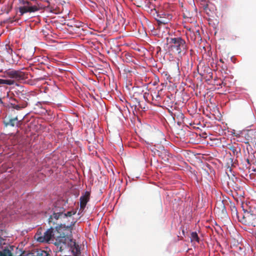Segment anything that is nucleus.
<instances>
[{"label": "nucleus", "instance_id": "obj_1", "mask_svg": "<svg viewBox=\"0 0 256 256\" xmlns=\"http://www.w3.org/2000/svg\"><path fill=\"white\" fill-rule=\"evenodd\" d=\"M169 43L172 50L178 54H186L188 50V46L186 41L181 37L170 38Z\"/></svg>", "mask_w": 256, "mask_h": 256}, {"label": "nucleus", "instance_id": "obj_2", "mask_svg": "<svg viewBox=\"0 0 256 256\" xmlns=\"http://www.w3.org/2000/svg\"><path fill=\"white\" fill-rule=\"evenodd\" d=\"M66 215L64 214L62 212H54L52 216H50L48 218V222L50 224L52 223L54 224H56L57 226L55 227L56 230L58 232L60 233V230L62 228H64L65 230H72L73 226L75 222L70 225H66V224H62V223H58V220L59 219H63L62 216H65Z\"/></svg>", "mask_w": 256, "mask_h": 256}, {"label": "nucleus", "instance_id": "obj_3", "mask_svg": "<svg viewBox=\"0 0 256 256\" xmlns=\"http://www.w3.org/2000/svg\"><path fill=\"white\" fill-rule=\"evenodd\" d=\"M256 132L253 130H244L240 136V141L246 144L254 142L256 140Z\"/></svg>", "mask_w": 256, "mask_h": 256}, {"label": "nucleus", "instance_id": "obj_4", "mask_svg": "<svg viewBox=\"0 0 256 256\" xmlns=\"http://www.w3.org/2000/svg\"><path fill=\"white\" fill-rule=\"evenodd\" d=\"M239 221L246 225L255 226L256 225V214H250L248 212H244V214L241 215Z\"/></svg>", "mask_w": 256, "mask_h": 256}, {"label": "nucleus", "instance_id": "obj_5", "mask_svg": "<svg viewBox=\"0 0 256 256\" xmlns=\"http://www.w3.org/2000/svg\"><path fill=\"white\" fill-rule=\"evenodd\" d=\"M6 74L8 77L17 80H22L26 78L24 72L20 70H10L6 72Z\"/></svg>", "mask_w": 256, "mask_h": 256}, {"label": "nucleus", "instance_id": "obj_6", "mask_svg": "<svg viewBox=\"0 0 256 256\" xmlns=\"http://www.w3.org/2000/svg\"><path fill=\"white\" fill-rule=\"evenodd\" d=\"M18 120L17 116L14 118H6L4 120V124L6 126L19 127L22 124V120Z\"/></svg>", "mask_w": 256, "mask_h": 256}, {"label": "nucleus", "instance_id": "obj_7", "mask_svg": "<svg viewBox=\"0 0 256 256\" xmlns=\"http://www.w3.org/2000/svg\"><path fill=\"white\" fill-rule=\"evenodd\" d=\"M54 228L50 227L44 233L43 236H40L39 234L36 236V240L40 242H48L52 237L54 236Z\"/></svg>", "mask_w": 256, "mask_h": 256}, {"label": "nucleus", "instance_id": "obj_8", "mask_svg": "<svg viewBox=\"0 0 256 256\" xmlns=\"http://www.w3.org/2000/svg\"><path fill=\"white\" fill-rule=\"evenodd\" d=\"M10 105L12 108L16 110H20L26 108L28 106V103L26 101H18L14 98L11 100Z\"/></svg>", "mask_w": 256, "mask_h": 256}, {"label": "nucleus", "instance_id": "obj_9", "mask_svg": "<svg viewBox=\"0 0 256 256\" xmlns=\"http://www.w3.org/2000/svg\"><path fill=\"white\" fill-rule=\"evenodd\" d=\"M90 197V192H86L82 196L80 197V210H83L85 208L86 204L88 202Z\"/></svg>", "mask_w": 256, "mask_h": 256}, {"label": "nucleus", "instance_id": "obj_10", "mask_svg": "<svg viewBox=\"0 0 256 256\" xmlns=\"http://www.w3.org/2000/svg\"><path fill=\"white\" fill-rule=\"evenodd\" d=\"M38 6L34 5V6H24L19 8V11L20 13V16L23 15L26 12H32L38 11Z\"/></svg>", "mask_w": 256, "mask_h": 256}, {"label": "nucleus", "instance_id": "obj_11", "mask_svg": "<svg viewBox=\"0 0 256 256\" xmlns=\"http://www.w3.org/2000/svg\"><path fill=\"white\" fill-rule=\"evenodd\" d=\"M15 83L14 80H4L0 78V87L4 86L5 85L11 86Z\"/></svg>", "mask_w": 256, "mask_h": 256}, {"label": "nucleus", "instance_id": "obj_12", "mask_svg": "<svg viewBox=\"0 0 256 256\" xmlns=\"http://www.w3.org/2000/svg\"><path fill=\"white\" fill-rule=\"evenodd\" d=\"M230 208L232 216L234 218L236 217L239 220V219H240L241 216L239 215L236 208L235 206L234 205H232L230 206Z\"/></svg>", "mask_w": 256, "mask_h": 256}, {"label": "nucleus", "instance_id": "obj_13", "mask_svg": "<svg viewBox=\"0 0 256 256\" xmlns=\"http://www.w3.org/2000/svg\"><path fill=\"white\" fill-rule=\"evenodd\" d=\"M190 239L192 242L196 241V242H199L200 240L198 235L196 232H192L191 234Z\"/></svg>", "mask_w": 256, "mask_h": 256}, {"label": "nucleus", "instance_id": "obj_14", "mask_svg": "<svg viewBox=\"0 0 256 256\" xmlns=\"http://www.w3.org/2000/svg\"><path fill=\"white\" fill-rule=\"evenodd\" d=\"M76 214V212H74L73 211H70L67 212L66 214H64L66 215L65 216H62L63 219L67 218L68 216L70 217L72 215L74 214Z\"/></svg>", "mask_w": 256, "mask_h": 256}, {"label": "nucleus", "instance_id": "obj_15", "mask_svg": "<svg viewBox=\"0 0 256 256\" xmlns=\"http://www.w3.org/2000/svg\"><path fill=\"white\" fill-rule=\"evenodd\" d=\"M12 6H10V7H9L8 6H5V8H4V10H3L2 9V11H3L4 12H6V14H8L10 12V11L11 9H12Z\"/></svg>", "mask_w": 256, "mask_h": 256}, {"label": "nucleus", "instance_id": "obj_16", "mask_svg": "<svg viewBox=\"0 0 256 256\" xmlns=\"http://www.w3.org/2000/svg\"><path fill=\"white\" fill-rule=\"evenodd\" d=\"M22 4L24 5V6H33L31 2L29 0H22Z\"/></svg>", "mask_w": 256, "mask_h": 256}, {"label": "nucleus", "instance_id": "obj_17", "mask_svg": "<svg viewBox=\"0 0 256 256\" xmlns=\"http://www.w3.org/2000/svg\"><path fill=\"white\" fill-rule=\"evenodd\" d=\"M6 48L7 50V52L8 54H11L12 53V50L10 46V45H6Z\"/></svg>", "mask_w": 256, "mask_h": 256}, {"label": "nucleus", "instance_id": "obj_18", "mask_svg": "<svg viewBox=\"0 0 256 256\" xmlns=\"http://www.w3.org/2000/svg\"><path fill=\"white\" fill-rule=\"evenodd\" d=\"M14 21H16V20H14L13 18H9L6 20V22L10 24H12Z\"/></svg>", "mask_w": 256, "mask_h": 256}, {"label": "nucleus", "instance_id": "obj_19", "mask_svg": "<svg viewBox=\"0 0 256 256\" xmlns=\"http://www.w3.org/2000/svg\"><path fill=\"white\" fill-rule=\"evenodd\" d=\"M221 207H222V212H224V211H226V210H225V206H224V204H221Z\"/></svg>", "mask_w": 256, "mask_h": 256}, {"label": "nucleus", "instance_id": "obj_20", "mask_svg": "<svg viewBox=\"0 0 256 256\" xmlns=\"http://www.w3.org/2000/svg\"><path fill=\"white\" fill-rule=\"evenodd\" d=\"M158 24H166V22H163V21H162L160 20H158Z\"/></svg>", "mask_w": 256, "mask_h": 256}, {"label": "nucleus", "instance_id": "obj_21", "mask_svg": "<svg viewBox=\"0 0 256 256\" xmlns=\"http://www.w3.org/2000/svg\"><path fill=\"white\" fill-rule=\"evenodd\" d=\"M0 256H6L2 252H0Z\"/></svg>", "mask_w": 256, "mask_h": 256}, {"label": "nucleus", "instance_id": "obj_22", "mask_svg": "<svg viewBox=\"0 0 256 256\" xmlns=\"http://www.w3.org/2000/svg\"><path fill=\"white\" fill-rule=\"evenodd\" d=\"M46 2L48 4V6H49V5H50V2L48 0H46Z\"/></svg>", "mask_w": 256, "mask_h": 256}, {"label": "nucleus", "instance_id": "obj_23", "mask_svg": "<svg viewBox=\"0 0 256 256\" xmlns=\"http://www.w3.org/2000/svg\"><path fill=\"white\" fill-rule=\"evenodd\" d=\"M31 1H32L34 2H35L36 4H38L37 2H36V0H30Z\"/></svg>", "mask_w": 256, "mask_h": 256}, {"label": "nucleus", "instance_id": "obj_24", "mask_svg": "<svg viewBox=\"0 0 256 256\" xmlns=\"http://www.w3.org/2000/svg\"><path fill=\"white\" fill-rule=\"evenodd\" d=\"M208 8V4H206V5L204 6V9H205V10H206Z\"/></svg>", "mask_w": 256, "mask_h": 256}, {"label": "nucleus", "instance_id": "obj_25", "mask_svg": "<svg viewBox=\"0 0 256 256\" xmlns=\"http://www.w3.org/2000/svg\"><path fill=\"white\" fill-rule=\"evenodd\" d=\"M2 104V100L0 98V104Z\"/></svg>", "mask_w": 256, "mask_h": 256}, {"label": "nucleus", "instance_id": "obj_26", "mask_svg": "<svg viewBox=\"0 0 256 256\" xmlns=\"http://www.w3.org/2000/svg\"><path fill=\"white\" fill-rule=\"evenodd\" d=\"M220 61L222 62H224V61L222 59H220Z\"/></svg>", "mask_w": 256, "mask_h": 256}, {"label": "nucleus", "instance_id": "obj_27", "mask_svg": "<svg viewBox=\"0 0 256 256\" xmlns=\"http://www.w3.org/2000/svg\"><path fill=\"white\" fill-rule=\"evenodd\" d=\"M218 209V208H214V210H216Z\"/></svg>", "mask_w": 256, "mask_h": 256}, {"label": "nucleus", "instance_id": "obj_28", "mask_svg": "<svg viewBox=\"0 0 256 256\" xmlns=\"http://www.w3.org/2000/svg\"><path fill=\"white\" fill-rule=\"evenodd\" d=\"M246 160H247L248 162L249 163V160L248 159H247Z\"/></svg>", "mask_w": 256, "mask_h": 256}]
</instances>
